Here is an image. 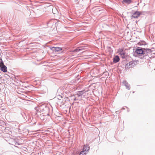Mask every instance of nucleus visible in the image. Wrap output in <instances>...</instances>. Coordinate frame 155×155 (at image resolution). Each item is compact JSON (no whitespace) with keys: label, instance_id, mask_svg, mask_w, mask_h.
<instances>
[{"label":"nucleus","instance_id":"6","mask_svg":"<svg viewBox=\"0 0 155 155\" xmlns=\"http://www.w3.org/2000/svg\"><path fill=\"white\" fill-rule=\"evenodd\" d=\"M143 12L136 11L133 14V15L131 16L132 19L133 18H138L140 15L142 14Z\"/></svg>","mask_w":155,"mask_h":155},{"label":"nucleus","instance_id":"3","mask_svg":"<svg viewBox=\"0 0 155 155\" xmlns=\"http://www.w3.org/2000/svg\"><path fill=\"white\" fill-rule=\"evenodd\" d=\"M136 62L134 60L130 61L125 65V69H128L130 68H133L136 65Z\"/></svg>","mask_w":155,"mask_h":155},{"label":"nucleus","instance_id":"15","mask_svg":"<svg viewBox=\"0 0 155 155\" xmlns=\"http://www.w3.org/2000/svg\"><path fill=\"white\" fill-rule=\"evenodd\" d=\"M132 2L131 0H123L122 2L123 4L126 3L130 4Z\"/></svg>","mask_w":155,"mask_h":155},{"label":"nucleus","instance_id":"21","mask_svg":"<svg viewBox=\"0 0 155 155\" xmlns=\"http://www.w3.org/2000/svg\"><path fill=\"white\" fill-rule=\"evenodd\" d=\"M4 62L2 59L0 57V67L2 65H3Z\"/></svg>","mask_w":155,"mask_h":155},{"label":"nucleus","instance_id":"1","mask_svg":"<svg viewBox=\"0 0 155 155\" xmlns=\"http://www.w3.org/2000/svg\"><path fill=\"white\" fill-rule=\"evenodd\" d=\"M152 52L151 49L138 47L134 52V54L141 59H146L147 56L151 54Z\"/></svg>","mask_w":155,"mask_h":155},{"label":"nucleus","instance_id":"13","mask_svg":"<svg viewBox=\"0 0 155 155\" xmlns=\"http://www.w3.org/2000/svg\"><path fill=\"white\" fill-rule=\"evenodd\" d=\"M120 61V58L118 56L116 55L113 58V62L117 63Z\"/></svg>","mask_w":155,"mask_h":155},{"label":"nucleus","instance_id":"24","mask_svg":"<svg viewBox=\"0 0 155 155\" xmlns=\"http://www.w3.org/2000/svg\"><path fill=\"white\" fill-rule=\"evenodd\" d=\"M104 74L106 75H108V73L107 72H104Z\"/></svg>","mask_w":155,"mask_h":155},{"label":"nucleus","instance_id":"9","mask_svg":"<svg viewBox=\"0 0 155 155\" xmlns=\"http://www.w3.org/2000/svg\"><path fill=\"white\" fill-rule=\"evenodd\" d=\"M123 84L126 87V88L129 90L130 88V85L128 83L126 80H124L122 82Z\"/></svg>","mask_w":155,"mask_h":155},{"label":"nucleus","instance_id":"10","mask_svg":"<svg viewBox=\"0 0 155 155\" xmlns=\"http://www.w3.org/2000/svg\"><path fill=\"white\" fill-rule=\"evenodd\" d=\"M0 68L1 70L3 72H7V67L5 65H4V63H3V65H2L0 67Z\"/></svg>","mask_w":155,"mask_h":155},{"label":"nucleus","instance_id":"4","mask_svg":"<svg viewBox=\"0 0 155 155\" xmlns=\"http://www.w3.org/2000/svg\"><path fill=\"white\" fill-rule=\"evenodd\" d=\"M85 92H86V91H85L84 90L77 91L75 93V95L77 98H82L83 95L84 94Z\"/></svg>","mask_w":155,"mask_h":155},{"label":"nucleus","instance_id":"25","mask_svg":"<svg viewBox=\"0 0 155 155\" xmlns=\"http://www.w3.org/2000/svg\"><path fill=\"white\" fill-rule=\"evenodd\" d=\"M62 96H60V95H59V96H58V99H60V98H62Z\"/></svg>","mask_w":155,"mask_h":155},{"label":"nucleus","instance_id":"17","mask_svg":"<svg viewBox=\"0 0 155 155\" xmlns=\"http://www.w3.org/2000/svg\"><path fill=\"white\" fill-rule=\"evenodd\" d=\"M107 49L110 54H112L113 52L112 48L110 47H107Z\"/></svg>","mask_w":155,"mask_h":155},{"label":"nucleus","instance_id":"26","mask_svg":"<svg viewBox=\"0 0 155 155\" xmlns=\"http://www.w3.org/2000/svg\"><path fill=\"white\" fill-rule=\"evenodd\" d=\"M122 109H125V108H123Z\"/></svg>","mask_w":155,"mask_h":155},{"label":"nucleus","instance_id":"11","mask_svg":"<svg viewBox=\"0 0 155 155\" xmlns=\"http://www.w3.org/2000/svg\"><path fill=\"white\" fill-rule=\"evenodd\" d=\"M90 149V147L88 145H84L83 148V150L85 151L86 152H88L89 151Z\"/></svg>","mask_w":155,"mask_h":155},{"label":"nucleus","instance_id":"2","mask_svg":"<svg viewBox=\"0 0 155 155\" xmlns=\"http://www.w3.org/2000/svg\"><path fill=\"white\" fill-rule=\"evenodd\" d=\"M34 113L37 115V117H39V114L41 113L47 114L49 116V114L50 109L48 106L45 104H43L40 106L36 107L35 108Z\"/></svg>","mask_w":155,"mask_h":155},{"label":"nucleus","instance_id":"23","mask_svg":"<svg viewBox=\"0 0 155 155\" xmlns=\"http://www.w3.org/2000/svg\"><path fill=\"white\" fill-rule=\"evenodd\" d=\"M14 144H15V145H20L19 143H18V142H17L15 141L12 144V145H14Z\"/></svg>","mask_w":155,"mask_h":155},{"label":"nucleus","instance_id":"12","mask_svg":"<svg viewBox=\"0 0 155 155\" xmlns=\"http://www.w3.org/2000/svg\"><path fill=\"white\" fill-rule=\"evenodd\" d=\"M84 49V48L83 47H78L77 48L75 49H74L73 51L72 52L74 53L76 52L80 51H82Z\"/></svg>","mask_w":155,"mask_h":155},{"label":"nucleus","instance_id":"14","mask_svg":"<svg viewBox=\"0 0 155 155\" xmlns=\"http://www.w3.org/2000/svg\"><path fill=\"white\" fill-rule=\"evenodd\" d=\"M138 45H144V46L147 45V43H146V42H145L144 41H140L139 42H138Z\"/></svg>","mask_w":155,"mask_h":155},{"label":"nucleus","instance_id":"19","mask_svg":"<svg viewBox=\"0 0 155 155\" xmlns=\"http://www.w3.org/2000/svg\"><path fill=\"white\" fill-rule=\"evenodd\" d=\"M62 48L60 47H56V52H58L61 51Z\"/></svg>","mask_w":155,"mask_h":155},{"label":"nucleus","instance_id":"7","mask_svg":"<svg viewBox=\"0 0 155 155\" xmlns=\"http://www.w3.org/2000/svg\"><path fill=\"white\" fill-rule=\"evenodd\" d=\"M47 114H43V113H42L41 114H39V117H38V118H39L40 119L42 120H45L47 117Z\"/></svg>","mask_w":155,"mask_h":155},{"label":"nucleus","instance_id":"5","mask_svg":"<svg viewBox=\"0 0 155 155\" xmlns=\"http://www.w3.org/2000/svg\"><path fill=\"white\" fill-rule=\"evenodd\" d=\"M118 53L120 54L122 58H125L127 57V54L125 51L122 48H119L118 50Z\"/></svg>","mask_w":155,"mask_h":155},{"label":"nucleus","instance_id":"8","mask_svg":"<svg viewBox=\"0 0 155 155\" xmlns=\"http://www.w3.org/2000/svg\"><path fill=\"white\" fill-rule=\"evenodd\" d=\"M68 96L70 100H73L74 101H75L78 99V98H77L75 96V94H70Z\"/></svg>","mask_w":155,"mask_h":155},{"label":"nucleus","instance_id":"22","mask_svg":"<svg viewBox=\"0 0 155 155\" xmlns=\"http://www.w3.org/2000/svg\"><path fill=\"white\" fill-rule=\"evenodd\" d=\"M51 49L54 51L56 52V47H52L51 48Z\"/></svg>","mask_w":155,"mask_h":155},{"label":"nucleus","instance_id":"16","mask_svg":"<svg viewBox=\"0 0 155 155\" xmlns=\"http://www.w3.org/2000/svg\"><path fill=\"white\" fill-rule=\"evenodd\" d=\"M20 114L23 117L24 119L26 120V118H27V117L25 113L23 111H21L20 112Z\"/></svg>","mask_w":155,"mask_h":155},{"label":"nucleus","instance_id":"20","mask_svg":"<svg viewBox=\"0 0 155 155\" xmlns=\"http://www.w3.org/2000/svg\"><path fill=\"white\" fill-rule=\"evenodd\" d=\"M53 23H51V21H49L47 23V26L49 27H51Z\"/></svg>","mask_w":155,"mask_h":155},{"label":"nucleus","instance_id":"18","mask_svg":"<svg viewBox=\"0 0 155 155\" xmlns=\"http://www.w3.org/2000/svg\"><path fill=\"white\" fill-rule=\"evenodd\" d=\"M87 152H86L84 150H82L80 152L79 155H86L87 153Z\"/></svg>","mask_w":155,"mask_h":155}]
</instances>
